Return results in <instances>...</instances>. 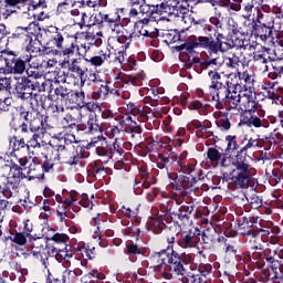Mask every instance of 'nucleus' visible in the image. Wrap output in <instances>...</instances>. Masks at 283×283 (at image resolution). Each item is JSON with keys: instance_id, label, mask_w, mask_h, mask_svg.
<instances>
[{"instance_id": "obj_54", "label": "nucleus", "mask_w": 283, "mask_h": 283, "mask_svg": "<svg viewBox=\"0 0 283 283\" xmlns=\"http://www.w3.org/2000/svg\"><path fill=\"white\" fill-rule=\"evenodd\" d=\"M32 92H34V83L29 85L25 91H21V93H18L19 98H30L32 96Z\"/></svg>"}, {"instance_id": "obj_36", "label": "nucleus", "mask_w": 283, "mask_h": 283, "mask_svg": "<svg viewBox=\"0 0 283 283\" xmlns=\"http://www.w3.org/2000/svg\"><path fill=\"white\" fill-rule=\"evenodd\" d=\"M29 85H32V80L28 77H18L15 84L17 94L25 91Z\"/></svg>"}, {"instance_id": "obj_25", "label": "nucleus", "mask_w": 283, "mask_h": 283, "mask_svg": "<svg viewBox=\"0 0 283 283\" xmlns=\"http://www.w3.org/2000/svg\"><path fill=\"white\" fill-rule=\"evenodd\" d=\"M70 14L71 17H74V24L83 30V28H85V19L90 18L87 12L80 11L78 9H71Z\"/></svg>"}, {"instance_id": "obj_50", "label": "nucleus", "mask_w": 283, "mask_h": 283, "mask_svg": "<svg viewBox=\"0 0 283 283\" xmlns=\"http://www.w3.org/2000/svg\"><path fill=\"white\" fill-rule=\"evenodd\" d=\"M32 8L34 10V12L32 13V17L38 21H43L45 19V11L41 9V6H38V7L33 6Z\"/></svg>"}, {"instance_id": "obj_32", "label": "nucleus", "mask_w": 283, "mask_h": 283, "mask_svg": "<svg viewBox=\"0 0 283 283\" xmlns=\"http://www.w3.org/2000/svg\"><path fill=\"white\" fill-rule=\"evenodd\" d=\"M254 62L256 67H260V71L263 74H266V72H269V60H266V57H264V54H255L254 55Z\"/></svg>"}, {"instance_id": "obj_47", "label": "nucleus", "mask_w": 283, "mask_h": 283, "mask_svg": "<svg viewBox=\"0 0 283 283\" xmlns=\"http://www.w3.org/2000/svg\"><path fill=\"white\" fill-rule=\"evenodd\" d=\"M178 48H179V50H186V52L191 53V52H193V50H196V48H198V42H197V40L187 41L184 44L179 45Z\"/></svg>"}, {"instance_id": "obj_61", "label": "nucleus", "mask_w": 283, "mask_h": 283, "mask_svg": "<svg viewBox=\"0 0 283 283\" xmlns=\"http://www.w3.org/2000/svg\"><path fill=\"white\" fill-rule=\"evenodd\" d=\"M80 205L84 207L85 209H93L94 203L87 198V195L82 196V200L80 201Z\"/></svg>"}, {"instance_id": "obj_12", "label": "nucleus", "mask_w": 283, "mask_h": 283, "mask_svg": "<svg viewBox=\"0 0 283 283\" xmlns=\"http://www.w3.org/2000/svg\"><path fill=\"white\" fill-rule=\"evenodd\" d=\"M18 163L20 166H6L7 169H10V171H17V174L13 176H17L18 178L21 176V174L23 176H35L34 171L36 169H41V166L32 163V159L28 157L18 158Z\"/></svg>"}, {"instance_id": "obj_33", "label": "nucleus", "mask_w": 283, "mask_h": 283, "mask_svg": "<svg viewBox=\"0 0 283 283\" xmlns=\"http://www.w3.org/2000/svg\"><path fill=\"white\" fill-rule=\"evenodd\" d=\"M218 241L224 242L226 255H228V258H235L238 255V250L235 249V245L229 243L228 239H226L224 237H219Z\"/></svg>"}, {"instance_id": "obj_1", "label": "nucleus", "mask_w": 283, "mask_h": 283, "mask_svg": "<svg viewBox=\"0 0 283 283\" xmlns=\"http://www.w3.org/2000/svg\"><path fill=\"white\" fill-rule=\"evenodd\" d=\"M208 163L212 167H234L229 175L230 185L239 187V189H247L249 182H251V172L249 168L251 167L247 163V157L237 154L235 157L227 156L220 153L216 148H209L207 151Z\"/></svg>"}, {"instance_id": "obj_48", "label": "nucleus", "mask_w": 283, "mask_h": 283, "mask_svg": "<svg viewBox=\"0 0 283 283\" xmlns=\"http://www.w3.org/2000/svg\"><path fill=\"white\" fill-rule=\"evenodd\" d=\"M217 127H219L221 132H229L231 129V122H229L228 118H220L217 120Z\"/></svg>"}, {"instance_id": "obj_11", "label": "nucleus", "mask_w": 283, "mask_h": 283, "mask_svg": "<svg viewBox=\"0 0 283 283\" xmlns=\"http://www.w3.org/2000/svg\"><path fill=\"white\" fill-rule=\"evenodd\" d=\"M157 10V12H156ZM163 14V6L160 8L149 6L146 2H142L139 4H136L135 7H130L128 17L132 19V21H143L144 19L151 18L154 14Z\"/></svg>"}, {"instance_id": "obj_49", "label": "nucleus", "mask_w": 283, "mask_h": 283, "mask_svg": "<svg viewBox=\"0 0 283 283\" xmlns=\"http://www.w3.org/2000/svg\"><path fill=\"white\" fill-rule=\"evenodd\" d=\"M252 147H258V139L250 138L247 145L243 146L238 154H240V156H244L243 154H247V151H249V149H252Z\"/></svg>"}, {"instance_id": "obj_26", "label": "nucleus", "mask_w": 283, "mask_h": 283, "mask_svg": "<svg viewBox=\"0 0 283 283\" xmlns=\"http://www.w3.org/2000/svg\"><path fill=\"white\" fill-rule=\"evenodd\" d=\"M87 61H88V63H91V65H94V67H101V65H103V63L112 62V53L109 51H107L99 55L93 56Z\"/></svg>"}, {"instance_id": "obj_29", "label": "nucleus", "mask_w": 283, "mask_h": 283, "mask_svg": "<svg viewBox=\"0 0 283 283\" xmlns=\"http://www.w3.org/2000/svg\"><path fill=\"white\" fill-rule=\"evenodd\" d=\"M216 238H218V232L216 231L214 228H208L203 230L201 234L203 244H211L216 242Z\"/></svg>"}, {"instance_id": "obj_39", "label": "nucleus", "mask_w": 283, "mask_h": 283, "mask_svg": "<svg viewBox=\"0 0 283 283\" xmlns=\"http://www.w3.org/2000/svg\"><path fill=\"white\" fill-rule=\"evenodd\" d=\"M32 231H34V224L30 219L23 220V233L29 238V240H34V235H32Z\"/></svg>"}, {"instance_id": "obj_43", "label": "nucleus", "mask_w": 283, "mask_h": 283, "mask_svg": "<svg viewBox=\"0 0 283 283\" xmlns=\"http://www.w3.org/2000/svg\"><path fill=\"white\" fill-rule=\"evenodd\" d=\"M222 63H224V61H222L220 57H211L207 62V67L208 70L213 69L212 71L217 72V70H220V67H222Z\"/></svg>"}, {"instance_id": "obj_20", "label": "nucleus", "mask_w": 283, "mask_h": 283, "mask_svg": "<svg viewBox=\"0 0 283 283\" xmlns=\"http://www.w3.org/2000/svg\"><path fill=\"white\" fill-rule=\"evenodd\" d=\"M17 180L8 178L7 176H0V193L10 198L12 193L17 191Z\"/></svg>"}, {"instance_id": "obj_40", "label": "nucleus", "mask_w": 283, "mask_h": 283, "mask_svg": "<svg viewBox=\"0 0 283 283\" xmlns=\"http://www.w3.org/2000/svg\"><path fill=\"white\" fill-rule=\"evenodd\" d=\"M39 129H43V117H34L30 120V130L31 134H34V132H39Z\"/></svg>"}, {"instance_id": "obj_58", "label": "nucleus", "mask_w": 283, "mask_h": 283, "mask_svg": "<svg viewBox=\"0 0 283 283\" xmlns=\"http://www.w3.org/2000/svg\"><path fill=\"white\" fill-rule=\"evenodd\" d=\"M71 1L70 0H65L64 2H61L57 6V12L65 14V12H70V6H71Z\"/></svg>"}, {"instance_id": "obj_5", "label": "nucleus", "mask_w": 283, "mask_h": 283, "mask_svg": "<svg viewBox=\"0 0 283 283\" xmlns=\"http://www.w3.org/2000/svg\"><path fill=\"white\" fill-rule=\"evenodd\" d=\"M0 63L6 64V74H23L25 72V63H29L33 70L41 67V61L32 55H23L18 57L12 51L4 52L0 57Z\"/></svg>"}, {"instance_id": "obj_64", "label": "nucleus", "mask_w": 283, "mask_h": 283, "mask_svg": "<svg viewBox=\"0 0 283 283\" xmlns=\"http://www.w3.org/2000/svg\"><path fill=\"white\" fill-rule=\"evenodd\" d=\"M10 103H11L10 98L0 99V114L2 112H8V106L10 105Z\"/></svg>"}, {"instance_id": "obj_34", "label": "nucleus", "mask_w": 283, "mask_h": 283, "mask_svg": "<svg viewBox=\"0 0 283 283\" xmlns=\"http://www.w3.org/2000/svg\"><path fill=\"white\" fill-rule=\"evenodd\" d=\"M9 238L11 242H14V244H19V247H25V244H28V234H25L24 232H15Z\"/></svg>"}, {"instance_id": "obj_22", "label": "nucleus", "mask_w": 283, "mask_h": 283, "mask_svg": "<svg viewBox=\"0 0 283 283\" xmlns=\"http://www.w3.org/2000/svg\"><path fill=\"white\" fill-rule=\"evenodd\" d=\"M72 94V90L65 87V86H57L49 94L50 101H67L70 98V95Z\"/></svg>"}, {"instance_id": "obj_3", "label": "nucleus", "mask_w": 283, "mask_h": 283, "mask_svg": "<svg viewBox=\"0 0 283 283\" xmlns=\"http://www.w3.org/2000/svg\"><path fill=\"white\" fill-rule=\"evenodd\" d=\"M75 116L77 117L73 119V125L76 123L85 124L86 120L85 129H87L90 134H96V136L91 139L88 146L96 147L98 156L112 158V156H114V150H112L109 147L103 146V143H105V137H103V132L101 130V126L98 125L96 117L94 115L83 116V113L78 109L75 112Z\"/></svg>"}, {"instance_id": "obj_7", "label": "nucleus", "mask_w": 283, "mask_h": 283, "mask_svg": "<svg viewBox=\"0 0 283 283\" xmlns=\"http://www.w3.org/2000/svg\"><path fill=\"white\" fill-rule=\"evenodd\" d=\"M214 36L216 40L212 38L208 46H206L210 56L218 54V52H227V50H231V48H242L244 45V41L237 35H233L231 41H227L224 35L221 33H218L217 35L214 34Z\"/></svg>"}, {"instance_id": "obj_57", "label": "nucleus", "mask_w": 283, "mask_h": 283, "mask_svg": "<svg viewBox=\"0 0 283 283\" xmlns=\"http://www.w3.org/2000/svg\"><path fill=\"white\" fill-rule=\"evenodd\" d=\"M6 6L9 8H19L20 6H24L28 3V0H4Z\"/></svg>"}, {"instance_id": "obj_60", "label": "nucleus", "mask_w": 283, "mask_h": 283, "mask_svg": "<svg viewBox=\"0 0 283 283\" xmlns=\"http://www.w3.org/2000/svg\"><path fill=\"white\" fill-rule=\"evenodd\" d=\"M80 274H81V270H75V271L69 270L64 273V277H67L71 282H74L77 275Z\"/></svg>"}, {"instance_id": "obj_31", "label": "nucleus", "mask_w": 283, "mask_h": 283, "mask_svg": "<svg viewBox=\"0 0 283 283\" xmlns=\"http://www.w3.org/2000/svg\"><path fill=\"white\" fill-rule=\"evenodd\" d=\"M77 196H78V195H77L76 192H70L69 196L63 197V198L61 199V205H63V206H62V209H63L64 211H70V207H72V206L76 202Z\"/></svg>"}, {"instance_id": "obj_59", "label": "nucleus", "mask_w": 283, "mask_h": 283, "mask_svg": "<svg viewBox=\"0 0 283 283\" xmlns=\"http://www.w3.org/2000/svg\"><path fill=\"white\" fill-rule=\"evenodd\" d=\"M228 7L230 10H234V12H240L242 10V0H232Z\"/></svg>"}, {"instance_id": "obj_6", "label": "nucleus", "mask_w": 283, "mask_h": 283, "mask_svg": "<svg viewBox=\"0 0 283 283\" xmlns=\"http://www.w3.org/2000/svg\"><path fill=\"white\" fill-rule=\"evenodd\" d=\"M165 251L167 252L166 265H163L161 270H168V273L171 274V280L172 277H176L177 280H180V282L182 283L189 282V272L187 271L185 265H182V262H180V254L174 251V249Z\"/></svg>"}, {"instance_id": "obj_55", "label": "nucleus", "mask_w": 283, "mask_h": 283, "mask_svg": "<svg viewBox=\"0 0 283 283\" xmlns=\"http://www.w3.org/2000/svg\"><path fill=\"white\" fill-rule=\"evenodd\" d=\"M9 6L0 8V21H6V19L12 17V10L8 8Z\"/></svg>"}, {"instance_id": "obj_52", "label": "nucleus", "mask_w": 283, "mask_h": 283, "mask_svg": "<svg viewBox=\"0 0 283 283\" xmlns=\"http://www.w3.org/2000/svg\"><path fill=\"white\" fill-rule=\"evenodd\" d=\"M126 253L127 255H140V248L134 243H128L126 244Z\"/></svg>"}, {"instance_id": "obj_19", "label": "nucleus", "mask_w": 283, "mask_h": 283, "mask_svg": "<svg viewBox=\"0 0 283 283\" xmlns=\"http://www.w3.org/2000/svg\"><path fill=\"white\" fill-rule=\"evenodd\" d=\"M249 114L250 115L241 116L240 125H247V127H254L255 129H260V127H266L264 115H260L258 112Z\"/></svg>"}, {"instance_id": "obj_42", "label": "nucleus", "mask_w": 283, "mask_h": 283, "mask_svg": "<svg viewBox=\"0 0 283 283\" xmlns=\"http://www.w3.org/2000/svg\"><path fill=\"white\" fill-rule=\"evenodd\" d=\"M54 158V150L51 148V154L49 156H45V161L43 164V168L45 171H50L52 167H54L55 163H59V159H52Z\"/></svg>"}, {"instance_id": "obj_37", "label": "nucleus", "mask_w": 283, "mask_h": 283, "mask_svg": "<svg viewBox=\"0 0 283 283\" xmlns=\"http://www.w3.org/2000/svg\"><path fill=\"white\" fill-rule=\"evenodd\" d=\"M41 136L39 134L32 133L28 139L27 147L30 149L32 147L33 149H39L41 148Z\"/></svg>"}, {"instance_id": "obj_17", "label": "nucleus", "mask_w": 283, "mask_h": 283, "mask_svg": "<svg viewBox=\"0 0 283 283\" xmlns=\"http://www.w3.org/2000/svg\"><path fill=\"white\" fill-rule=\"evenodd\" d=\"M200 242V238L192 231H184L180 233L179 239L177 240L178 247L189 251L196 249Z\"/></svg>"}, {"instance_id": "obj_63", "label": "nucleus", "mask_w": 283, "mask_h": 283, "mask_svg": "<svg viewBox=\"0 0 283 283\" xmlns=\"http://www.w3.org/2000/svg\"><path fill=\"white\" fill-rule=\"evenodd\" d=\"M53 242L63 243L67 242V234L65 233H56L52 237Z\"/></svg>"}, {"instance_id": "obj_24", "label": "nucleus", "mask_w": 283, "mask_h": 283, "mask_svg": "<svg viewBox=\"0 0 283 283\" xmlns=\"http://www.w3.org/2000/svg\"><path fill=\"white\" fill-rule=\"evenodd\" d=\"M31 243L30 249L34 258H41L43 251H45V241L41 238L33 237L32 240H29Z\"/></svg>"}, {"instance_id": "obj_10", "label": "nucleus", "mask_w": 283, "mask_h": 283, "mask_svg": "<svg viewBox=\"0 0 283 283\" xmlns=\"http://www.w3.org/2000/svg\"><path fill=\"white\" fill-rule=\"evenodd\" d=\"M39 32H41V25H39V22L32 21L27 27L15 28L10 39L11 41L20 43V45H24L31 36H36Z\"/></svg>"}, {"instance_id": "obj_51", "label": "nucleus", "mask_w": 283, "mask_h": 283, "mask_svg": "<svg viewBox=\"0 0 283 283\" xmlns=\"http://www.w3.org/2000/svg\"><path fill=\"white\" fill-rule=\"evenodd\" d=\"M212 266L211 264H201L199 266L200 275L203 277H211Z\"/></svg>"}, {"instance_id": "obj_2", "label": "nucleus", "mask_w": 283, "mask_h": 283, "mask_svg": "<svg viewBox=\"0 0 283 283\" xmlns=\"http://www.w3.org/2000/svg\"><path fill=\"white\" fill-rule=\"evenodd\" d=\"M223 104L233 114H253V112H256L260 116L266 114L258 102L255 91H232Z\"/></svg>"}, {"instance_id": "obj_53", "label": "nucleus", "mask_w": 283, "mask_h": 283, "mask_svg": "<svg viewBox=\"0 0 283 283\" xmlns=\"http://www.w3.org/2000/svg\"><path fill=\"white\" fill-rule=\"evenodd\" d=\"M213 38H209V36H199L196 41H197V48H203L205 50H207L210 41Z\"/></svg>"}, {"instance_id": "obj_35", "label": "nucleus", "mask_w": 283, "mask_h": 283, "mask_svg": "<svg viewBox=\"0 0 283 283\" xmlns=\"http://www.w3.org/2000/svg\"><path fill=\"white\" fill-rule=\"evenodd\" d=\"M75 52H76V44L74 42L70 43L66 40V43H64V46L62 49L63 56H65V59H72Z\"/></svg>"}, {"instance_id": "obj_8", "label": "nucleus", "mask_w": 283, "mask_h": 283, "mask_svg": "<svg viewBox=\"0 0 283 283\" xmlns=\"http://www.w3.org/2000/svg\"><path fill=\"white\" fill-rule=\"evenodd\" d=\"M53 149L52 160H63L66 165H78L83 155L75 150L74 146L57 144L51 147Z\"/></svg>"}, {"instance_id": "obj_62", "label": "nucleus", "mask_w": 283, "mask_h": 283, "mask_svg": "<svg viewBox=\"0 0 283 283\" xmlns=\"http://www.w3.org/2000/svg\"><path fill=\"white\" fill-rule=\"evenodd\" d=\"M30 136L22 135V138L19 140H15L14 145H18L17 149H24V147H28V144H25V140H29Z\"/></svg>"}, {"instance_id": "obj_18", "label": "nucleus", "mask_w": 283, "mask_h": 283, "mask_svg": "<svg viewBox=\"0 0 283 283\" xmlns=\"http://www.w3.org/2000/svg\"><path fill=\"white\" fill-rule=\"evenodd\" d=\"M44 34L48 41L53 43L57 50H63L65 43H67V40L63 38V34H61V31H59V28L56 27H49L44 29Z\"/></svg>"}, {"instance_id": "obj_9", "label": "nucleus", "mask_w": 283, "mask_h": 283, "mask_svg": "<svg viewBox=\"0 0 283 283\" xmlns=\"http://www.w3.org/2000/svg\"><path fill=\"white\" fill-rule=\"evenodd\" d=\"M61 67H63V70H69L66 76L62 78L63 83H67L70 76H75V78H80L82 83H85V73L87 72V69L83 65V60L64 57L61 62Z\"/></svg>"}, {"instance_id": "obj_56", "label": "nucleus", "mask_w": 283, "mask_h": 283, "mask_svg": "<svg viewBox=\"0 0 283 283\" xmlns=\"http://www.w3.org/2000/svg\"><path fill=\"white\" fill-rule=\"evenodd\" d=\"M188 129H198V132H207V127L198 120L188 124Z\"/></svg>"}, {"instance_id": "obj_28", "label": "nucleus", "mask_w": 283, "mask_h": 283, "mask_svg": "<svg viewBox=\"0 0 283 283\" xmlns=\"http://www.w3.org/2000/svg\"><path fill=\"white\" fill-rule=\"evenodd\" d=\"M33 36L34 35H31L29 41L24 42L23 45H25L27 52H30L31 54H39V52H41V41L33 39Z\"/></svg>"}, {"instance_id": "obj_45", "label": "nucleus", "mask_w": 283, "mask_h": 283, "mask_svg": "<svg viewBox=\"0 0 283 283\" xmlns=\"http://www.w3.org/2000/svg\"><path fill=\"white\" fill-rule=\"evenodd\" d=\"M238 137L237 136H231V135H228L226 137V140L228 143V147H227V150L228 151H235V149H238L240 146L238 145Z\"/></svg>"}, {"instance_id": "obj_41", "label": "nucleus", "mask_w": 283, "mask_h": 283, "mask_svg": "<svg viewBox=\"0 0 283 283\" xmlns=\"http://www.w3.org/2000/svg\"><path fill=\"white\" fill-rule=\"evenodd\" d=\"M72 258V253L67 250H56L55 251V259L57 262H70Z\"/></svg>"}, {"instance_id": "obj_21", "label": "nucleus", "mask_w": 283, "mask_h": 283, "mask_svg": "<svg viewBox=\"0 0 283 283\" xmlns=\"http://www.w3.org/2000/svg\"><path fill=\"white\" fill-rule=\"evenodd\" d=\"M253 1L248 2V3H243V9H242V17L243 19H247L248 21V32H250V34H253V32H255L256 28H258V23H255V20H251V15L253 14Z\"/></svg>"}, {"instance_id": "obj_14", "label": "nucleus", "mask_w": 283, "mask_h": 283, "mask_svg": "<svg viewBox=\"0 0 283 283\" xmlns=\"http://www.w3.org/2000/svg\"><path fill=\"white\" fill-rule=\"evenodd\" d=\"M153 19H156V17L144 18L143 20L135 22V30L138 34L148 36V39H156V36H158V29L154 27L156 20Z\"/></svg>"}, {"instance_id": "obj_30", "label": "nucleus", "mask_w": 283, "mask_h": 283, "mask_svg": "<svg viewBox=\"0 0 283 283\" xmlns=\"http://www.w3.org/2000/svg\"><path fill=\"white\" fill-rule=\"evenodd\" d=\"M148 224L150 227V231H153V233L156 235L161 233L163 229H165V222H163V219L159 218H150Z\"/></svg>"}, {"instance_id": "obj_46", "label": "nucleus", "mask_w": 283, "mask_h": 283, "mask_svg": "<svg viewBox=\"0 0 283 283\" xmlns=\"http://www.w3.org/2000/svg\"><path fill=\"white\" fill-rule=\"evenodd\" d=\"M188 277H192L191 283H211V277L202 276L201 274H191L188 272Z\"/></svg>"}, {"instance_id": "obj_38", "label": "nucleus", "mask_w": 283, "mask_h": 283, "mask_svg": "<svg viewBox=\"0 0 283 283\" xmlns=\"http://www.w3.org/2000/svg\"><path fill=\"white\" fill-rule=\"evenodd\" d=\"M113 34H115V36L117 38V41L119 43H123L126 48H129V45L132 43V36H133L132 33L130 34H125L123 32V30H120L119 33H113Z\"/></svg>"}, {"instance_id": "obj_16", "label": "nucleus", "mask_w": 283, "mask_h": 283, "mask_svg": "<svg viewBox=\"0 0 283 283\" xmlns=\"http://www.w3.org/2000/svg\"><path fill=\"white\" fill-rule=\"evenodd\" d=\"M238 78L239 84H232V87H234V92H255V87H253V83H255V77L253 74L249 73V71H239Z\"/></svg>"}, {"instance_id": "obj_4", "label": "nucleus", "mask_w": 283, "mask_h": 283, "mask_svg": "<svg viewBox=\"0 0 283 283\" xmlns=\"http://www.w3.org/2000/svg\"><path fill=\"white\" fill-rule=\"evenodd\" d=\"M208 78L210 80V96L214 103H217L218 109L224 107V102L229 98V94H232L233 83L227 81V77H222L218 71L209 69Z\"/></svg>"}, {"instance_id": "obj_15", "label": "nucleus", "mask_w": 283, "mask_h": 283, "mask_svg": "<svg viewBox=\"0 0 283 283\" xmlns=\"http://www.w3.org/2000/svg\"><path fill=\"white\" fill-rule=\"evenodd\" d=\"M151 269L156 273H159L165 280H171V272L168 270H163V266H167V251L163 250L160 252L155 253L150 258Z\"/></svg>"}, {"instance_id": "obj_44", "label": "nucleus", "mask_w": 283, "mask_h": 283, "mask_svg": "<svg viewBox=\"0 0 283 283\" xmlns=\"http://www.w3.org/2000/svg\"><path fill=\"white\" fill-rule=\"evenodd\" d=\"M191 211H193V208L184 205L179 207V210L177 212V216L179 218V220H185V218H189Z\"/></svg>"}, {"instance_id": "obj_13", "label": "nucleus", "mask_w": 283, "mask_h": 283, "mask_svg": "<svg viewBox=\"0 0 283 283\" xmlns=\"http://www.w3.org/2000/svg\"><path fill=\"white\" fill-rule=\"evenodd\" d=\"M98 17L101 18V21H97V23H106L112 34H120V30H124V27L120 23V13H118V11L109 13L99 12Z\"/></svg>"}, {"instance_id": "obj_23", "label": "nucleus", "mask_w": 283, "mask_h": 283, "mask_svg": "<svg viewBox=\"0 0 283 283\" xmlns=\"http://www.w3.org/2000/svg\"><path fill=\"white\" fill-rule=\"evenodd\" d=\"M224 63L228 70H232V72H240V65H242V61H240V53H230L229 56L224 59Z\"/></svg>"}, {"instance_id": "obj_27", "label": "nucleus", "mask_w": 283, "mask_h": 283, "mask_svg": "<svg viewBox=\"0 0 283 283\" xmlns=\"http://www.w3.org/2000/svg\"><path fill=\"white\" fill-rule=\"evenodd\" d=\"M109 85H112L111 82H107V81L103 82L99 85L98 90L93 92L92 98H94V101H98L99 98H106L107 95L109 94V90H112Z\"/></svg>"}]
</instances>
